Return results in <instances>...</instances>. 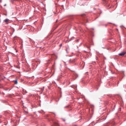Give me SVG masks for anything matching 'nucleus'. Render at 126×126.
I'll list each match as a JSON object with an SVG mask.
<instances>
[{
    "mask_svg": "<svg viewBox=\"0 0 126 126\" xmlns=\"http://www.w3.org/2000/svg\"><path fill=\"white\" fill-rule=\"evenodd\" d=\"M126 53V52L125 51L122 52L121 53L119 54V55L121 56H124Z\"/></svg>",
    "mask_w": 126,
    "mask_h": 126,
    "instance_id": "f257e3e1",
    "label": "nucleus"
},
{
    "mask_svg": "<svg viewBox=\"0 0 126 126\" xmlns=\"http://www.w3.org/2000/svg\"><path fill=\"white\" fill-rule=\"evenodd\" d=\"M25 68L27 69L26 72H28L30 70V69L29 68V66L28 65L25 67Z\"/></svg>",
    "mask_w": 126,
    "mask_h": 126,
    "instance_id": "f03ea898",
    "label": "nucleus"
},
{
    "mask_svg": "<svg viewBox=\"0 0 126 126\" xmlns=\"http://www.w3.org/2000/svg\"><path fill=\"white\" fill-rule=\"evenodd\" d=\"M54 124L55 126H57L59 125V123L56 122H54Z\"/></svg>",
    "mask_w": 126,
    "mask_h": 126,
    "instance_id": "7ed1b4c3",
    "label": "nucleus"
},
{
    "mask_svg": "<svg viewBox=\"0 0 126 126\" xmlns=\"http://www.w3.org/2000/svg\"><path fill=\"white\" fill-rule=\"evenodd\" d=\"M103 1L104 3L107 4V0H102Z\"/></svg>",
    "mask_w": 126,
    "mask_h": 126,
    "instance_id": "20e7f679",
    "label": "nucleus"
},
{
    "mask_svg": "<svg viewBox=\"0 0 126 126\" xmlns=\"http://www.w3.org/2000/svg\"><path fill=\"white\" fill-rule=\"evenodd\" d=\"M9 20L8 19H6L4 20V21L6 23H7L8 21Z\"/></svg>",
    "mask_w": 126,
    "mask_h": 126,
    "instance_id": "39448f33",
    "label": "nucleus"
},
{
    "mask_svg": "<svg viewBox=\"0 0 126 126\" xmlns=\"http://www.w3.org/2000/svg\"><path fill=\"white\" fill-rule=\"evenodd\" d=\"M28 111H25L24 110V114H28Z\"/></svg>",
    "mask_w": 126,
    "mask_h": 126,
    "instance_id": "423d86ee",
    "label": "nucleus"
},
{
    "mask_svg": "<svg viewBox=\"0 0 126 126\" xmlns=\"http://www.w3.org/2000/svg\"><path fill=\"white\" fill-rule=\"evenodd\" d=\"M17 80H15V84H17Z\"/></svg>",
    "mask_w": 126,
    "mask_h": 126,
    "instance_id": "0eeeda50",
    "label": "nucleus"
},
{
    "mask_svg": "<svg viewBox=\"0 0 126 126\" xmlns=\"http://www.w3.org/2000/svg\"><path fill=\"white\" fill-rule=\"evenodd\" d=\"M70 62H74V61H73V60H71V59H70Z\"/></svg>",
    "mask_w": 126,
    "mask_h": 126,
    "instance_id": "6e6552de",
    "label": "nucleus"
},
{
    "mask_svg": "<svg viewBox=\"0 0 126 126\" xmlns=\"http://www.w3.org/2000/svg\"><path fill=\"white\" fill-rule=\"evenodd\" d=\"M62 44H61L60 45V47H61V46H62Z\"/></svg>",
    "mask_w": 126,
    "mask_h": 126,
    "instance_id": "1a4fd4ad",
    "label": "nucleus"
},
{
    "mask_svg": "<svg viewBox=\"0 0 126 126\" xmlns=\"http://www.w3.org/2000/svg\"><path fill=\"white\" fill-rule=\"evenodd\" d=\"M27 93V91H25V93Z\"/></svg>",
    "mask_w": 126,
    "mask_h": 126,
    "instance_id": "9d476101",
    "label": "nucleus"
},
{
    "mask_svg": "<svg viewBox=\"0 0 126 126\" xmlns=\"http://www.w3.org/2000/svg\"><path fill=\"white\" fill-rule=\"evenodd\" d=\"M63 120L64 121H65V120L64 119H63Z\"/></svg>",
    "mask_w": 126,
    "mask_h": 126,
    "instance_id": "9b49d317",
    "label": "nucleus"
},
{
    "mask_svg": "<svg viewBox=\"0 0 126 126\" xmlns=\"http://www.w3.org/2000/svg\"><path fill=\"white\" fill-rule=\"evenodd\" d=\"M66 52H67V49H66Z\"/></svg>",
    "mask_w": 126,
    "mask_h": 126,
    "instance_id": "f8f14e48",
    "label": "nucleus"
},
{
    "mask_svg": "<svg viewBox=\"0 0 126 126\" xmlns=\"http://www.w3.org/2000/svg\"><path fill=\"white\" fill-rule=\"evenodd\" d=\"M83 15H84H84H82V16H83Z\"/></svg>",
    "mask_w": 126,
    "mask_h": 126,
    "instance_id": "ddd939ff",
    "label": "nucleus"
},
{
    "mask_svg": "<svg viewBox=\"0 0 126 126\" xmlns=\"http://www.w3.org/2000/svg\"><path fill=\"white\" fill-rule=\"evenodd\" d=\"M87 22H88V21L87 20V21H86V22H86V23H87Z\"/></svg>",
    "mask_w": 126,
    "mask_h": 126,
    "instance_id": "4468645a",
    "label": "nucleus"
},
{
    "mask_svg": "<svg viewBox=\"0 0 126 126\" xmlns=\"http://www.w3.org/2000/svg\"><path fill=\"white\" fill-rule=\"evenodd\" d=\"M1 80H0V81H1Z\"/></svg>",
    "mask_w": 126,
    "mask_h": 126,
    "instance_id": "2eb2a0df",
    "label": "nucleus"
},
{
    "mask_svg": "<svg viewBox=\"0 0 126 126\" xmlns=\"http://www.w3.org/2000/svg\"><path fill=\"white\" fill-rule=\"evenodd\" d=\"M23 91H24V89L23 90Z\"/></svg>",
    "mask_w": 126,
    "mask_h": 126,
    "instance_id": "dca6fc26",
    "label": "nucleus"
}]
</instances>
